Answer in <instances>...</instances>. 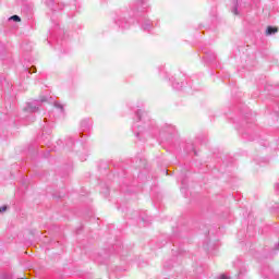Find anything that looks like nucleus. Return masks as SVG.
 Masks as SVG:
<instances>
[{
	"label": "nucleus",
	"mask_w": 279,
	"mask_h": 279,
	"mask_svg": "<svg viewBox=\"0 0 279 279\" xmlns=\"http://www.w3.org/2000/svg\"><path fill=\"white\" fill-rule=\"evenodd\" d=\"M45 101H47V97H41L39 100L28 102L26 107L27 112H38V108H40L41 104H45Z\"/></svg>",
	"instance_id": "obj_1"
},
{
	"label": "nucleus",
	"mask_w": 279,
	"mask_h": 279,
	"mask_svg": "<svg viewBox=\"0 0 279 279\" xmlns=\"http://www.w3.org/2000/svg\"><path fill=\"white\" fill-rule=\"evenodd\" d=\"M116 23H117V25H119V27H122V29H128V27H130L128 22L123 19L116 20Z\"/></svg>",
	"instance_id": "obj_2"
},
{
	"label": "nucleus",
	"mask_w": 279,
	"mask_h": 279,
	"mask_svg": "<svg viewBox=\"0 0 279 279\" xmlns=\"http://www.w3.org/2000/svg\"><path fill=\"white\" fill-rule=\"evenodd\" d=\"M81 128L86 131V130H90V120L89 119H85L81 122Z\"/></svg>",
	"instance_id": "obj_3"
},
{
	"label": "nucleus",
	"mask_w": 279,
	"mask_h": 279,
	"mask_svg": "<svg viewBox=\"0 0 279 279\" xmlns=\"http://www.w3.org/2000/svg\"><path fill=\"white\" fill-rule=\"evenodd\" d=\"M278 32V27L268 26L266 28V36H271L272 34H276Z\"/></svg>",
	"instance_id": "obj_4"
},
{
	"label": "nucleus",
	"mask_w": 279,
	"mask_h": 279,
	"mask_svg": "<svg viewBox=\"0 0 279 279\" xmlns=\"http://www.w3.org/2000/svg\"><path fill=\"white\" fill-rule=\"evenodd\" d=\"M234 7L232 8L231 12L238 16L239 14V0H233Z\"/></svg>",
	"instance_id": "obj_5"
},
{
	"label": "nucleus",
	"mask_w": 279,
	"mask_h": 279,
	"mask_svg": "<svg viewBox=\"0 0 279 279\" xmlns=\"http://www.w3.org/2000/svg\"><path fill=\"white\" fill-rule=\"evenodd\" d=\"M182 86H184V83H180V82L172 83V88H174V90H182Z\"/></svg>",
	"instance_id": "obj_6"
},
{
	"label": "nucleus",
	"mask_w": 279,
	"mask_h": 279,
	"mask_svg": "<svg viewBox=\"0 0 279 279\" xmlns=\"http://www.w3.org/2000/svg\"><path fill=\"white\" fill-rule=\"evenodd\" d=\"M142 29L144 32H149V29H151V23L150 22H145L143 25H142Z\"/></svg>",
	"instance_id": "obj_7"
},
{
	"label": "nucleus",
	"mask_w": 279,
	"mask_h": 279,
	"mask_svg": "<svg viewBox=\"0 0 279 279\" xmlns=\"http://www.w3.org/2000/svg\"><path fill=\"white\" fill-rule=\"evenodd\" d=\"M9 21H14L15 23H21V16L12 15L11 17H9Z\"/></svg>",
	"instance_id": "obj_8"
},
{
	"label": "nucleus",
	"mask_w": 279,
	"mask_h": 279,
	"mask_svg": "<svg viewBox=\"0 0 279 279\" xmlns=\"http://www.w3.org/2000/svg\"><path fill=\"white\" fill-rule=\"evenodd\" d=\"M54 108H59V110H61V112L64 111V107L60 102H54Z\"/></svg>",
	"instance_id": "obj_9"
},
{
	"label": "nucleus",
	"mask_w": 279,
	"mask_h": 279,
	"mask_svg": "<svg viewBox=\"0 0 279 279\" xmlns=\"http://www.w3.org/2000/svg\"><path fill=\"white\" fill-rule=\"evenodd\" d=\"M209 60H210V61L217 60V54H215L214 52H210V53H209Z\"/></svg>",
	"instance_id": "obj_10"
},
{
	"label": "nucleus",
	"mask_w": 279,
	"mask_h": 279,
	"mask_svg": "<svg viewBox=\"0 0 279 279\" xmlns=\"http://www.w3.org/2000/svg\"><path fill=\"white\" fill-rule=\"evenodd\" d=\"M28 73H36V66H32L31 69H28Z\"/></svg>",
	"instance_id": "obj_11"
},
{
	"label": "nucleus",
	"mask_w": 279,
	"mask_h": 279,
	"mask_svg": "<svg viewBox=\"0 0 279 279\" xmlns=\"http://www.w3.org/2000/svg\"><path fill=\"white\" fill-rule=\"evenodd\" d=\"M5 210H8V206L0 207V213H5Z\"/></svg>",
	"instance_id": "obj_12"
},
{
	"label": "nucleus",
	"mask_w": 279,
	"mask_h": 279,
	"mask_svg": "<svg viewBox=\"0 0 279 279\" xmlns=\"http://www.w3.org/2000/svg\"><path fill=\"white\" fill-rule=\"evenodd\" d=\"M137 5H145V1H143V0H137Z\"/></svg>",
	"instance_id": "obj_13"
},
{
	"label": "nucleus",
	"mask_w": 279,
	"mask_h": 279,
	"mask_svg": "<svg viewBox=\"0 0 279 279\" xmlns=\"http://www.w3.org/2000/svg\"><path fill=\"white\" fill-rule=\"evenodd\" d=\"M136 117H137L138 121H141V110H138V111L136 112Z\"/></svg>",
	"instance_id": "obj_14"
},
{
	"label": "nucleus",
	"mask_w": 279,
	"mask_h": 279,
	"mask_svg": "<svg viewBox=\"0 0 279 279\" xmlns=\"http://www.w3.org/2000/svg\"><path fill=\"white\" fill-rule=\"evenodd\" d=\"M278 189H279V183H276L275 184V191H278Z\"/></svg>",
	"instance_id": "obj_15"
},
{
	"label": "nucleus",
	"mask_w": 279,
	"mask_h": 279,
	"mask_svg": "<svg viewBox=\"0 0 279 279\" xmlns=\"http://www.w3.org/2000/svg\"><path fill=\"white\" fill-rule=\"evenodd\" d=\"M275 250H279V242L275 245Z\"/></svg>",
	"instance_id": "obj_16"
},
{
	"label": "nucleus",
	"mask_w": 279,
	"mask_h": 279,
	"mask_svg": "<svg viewBox=\"0 0 279 279\" xmlns=\"http://www.w3.org/2000/svg\"><path fill=\"white\" fill-rule=\"evenodd\" d=\"M220 279H230V278H228V277H226V276L222 275V276L220 277Z\"/></svg>",
	"instance_id": "obj_17"
},
{
	"label": "nucleus",
	"mask_w": 279,
	"mask_h": 279,
	"mask_svg": "<svg viewBox=\"0 0 279 279\" xmlns=\"http://www.w3.org/2000/svg\"><path fill=\"white\" fill-rule=\"evenodd\" d=\"M134 132H136V125L133 126Z\"/></svg>",
	"instance_id": "obj_18"
},
{
	"label": "nucleus",
	"mask_w": 279,
	"mask_h": 279,
	"mask_svg": "<svg viewBox=\"0 0 279 279\" xmlns=\"http://www.w3.org/2000/svg\"><path fill=\"white\" fill-rule=\"evenodd\" d=\"M140 134H141V133L136 132V133H135V136H138Z\"/></svg>",
	"instance_id": "obj_19"
},
{
	"label": "nucleus",
	"mask_w": 279,
	"mask_h": 279,
	"mask_svg": "<svg viewBox=\"0 0 279 279\" xmlns=\"http://www.w3.org/2000/svg\"><path fill=\"white\" fill-rule=\"evenodd\" d=\"M70 143H71V145H73L74 142L70 138Z\"/></svg>",
	"instance_id": "obj_20"
},
{
	"label": "nucleus",
	"mask_w": 279,
	"mask_h": 279,
	"mask_svg": "<svg viewBox=\"0 0 279 279\" xmlns=\"http://www.w3.org/2000/svg\"><path fill=\"white\" fill-rule=\"evenodd\" d=\"M142 221H147L145 218H142Z\"/></svg>",
	"instance_id": "obj_21"
},
{
	"label": "nucleus",
	"mask_w": 279,
	"mask_h": 279,
	"mask_svg": "<svg viewBox=\"0 0 279 279\" xmlns=\"http://www.w3.org/2000/svg\"><path fill=\"white\" fill-rule=\"evenodd\" d=\"M44 121H45V123H47V118H45V120H44Z\"/></svg>",
	"instance_id": "obj_22"
}]
</instances>
